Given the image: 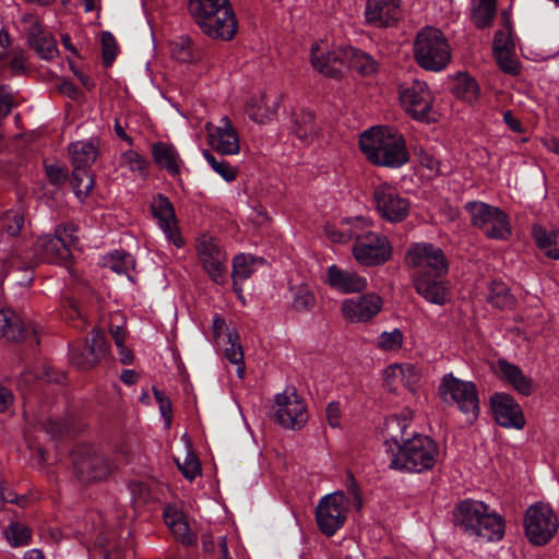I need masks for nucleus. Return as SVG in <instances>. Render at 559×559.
Instances as JSON below:
<instances>
[{"label":"nucleus","instance_id":"f257e3e1","mask_svg":"<svg viewBox=\"0 0 559 559\" xmlns=\"http://www.w3.org/2000/svg\"><path fill=\"white\" fill-rule=\"evenodd\" d=\"M359 146L376 166L400 168L409 160L403 135L386 126H376L361 133Z\"/></svg>","mask_w":559,"mask_h":559},{"label":"nucleus","instance_id":"f03ea898","mask_svg":"<svg viewBox=\"0 0 559 559\" xmlns=\"http://www.w3.org/2000/svg\"><path fill=\"white\" fill-rule=\"evenodd\" d=\"M454 524L468 536L483 542H499L504 536L503 518L481 501L465 500L453 512Z\"/></svg>","mask_w":559,"mask_h":559},{"label":"nucleus","instance_id":"7ed1b4c3","mask_svg":"<svg viewBox=\"0 0 559 559\" xmlns=\"http://www.w3.org/2000/svg\"><path fill=\"white\" fill-rule=\"evenodd\" d=\"M189 11L210 38L227 41L237 34L238 22L229 0H189Z\"/></svg>","mask_w":559,"mask_h":559},{"label":"nucleus","instance_id":"20e7f679","mask_svg":"<svg viewBox=\"0 0 559 559\" xmlns=\"http://www.w3.org/2000/svg\"><path fill=\"white\" fill-rule=\"evenodd\" d=\"M438 455V445L431 438L415 435L390 456V467L401 472L423 473L432 469Z\"/></svg>","mask_w":559,"mask_h":559},{"label":"nucleus","instance_id":"39448f33","mask_svg":"<svg viewBox=\"0 0 559 559\" xmlns=\"http://www.w3.org/2000/svg\"><path fill=\"white\" fill-rule=\"evenodd\" d=\"M414 57L425 70L439 72L451 60V47L440 29L426 27L415 38Z\"/></svg>","mask_w":559,"mask_h":559},{"label":"nucleus","instance_id":"423d86ee","mask_svg":"<svg viewBox=\"0 0 559 559\" xmlns=\"http://www.w3.org/2000/svg\"><path fill=\"white\" fill-rule=\"evenodd\" d=\"M438 391L444 403L459 408L466 423L472 425L476 421L479 415V397L474 382L447 373L442 377Z\"/></svg>","mask_w":559,"mask_h":559},{"label":"nucleus","instance_id":"0eeeda50","mask_svg":"<svg viewBox=\"0 0 559 559\" xmlns=\"http://www.w3.org/2000/svg\"><path fill=\"white\" fill-rule=\"evenodd\" d=\"M465 210L473 226L479 228L488 238L504 240L511 235L509 217L499 207L473 201L465 204Z\"/></svg>","mask_w":559,"mask_h":559},{"label":"nucleus","instance_id":"6e6552de","mask_svg":"<svg viewBox=\"0 0 559 559\" xmlns=\"http://www.w3.org/2000/svg\"><path fill=\"white\" fill-rule=\"evenodd\" d=\"M405 262L407 266L416 271V276H440L449 270L443 251L430 242H414L409 245Z\"/></svg>","mask_w":559,"mask_h":559},{"label":"nucleus","instance_id":"1a4fd4ad","mask_svg":"<svg viewBox=\"0 0 559 559\" xmlns=\"http://www.w3.org/2000/svg\"><path fill=\"white\" fill-rule=\"evenodd\" d=\"M349 508L348 498L341 491L322 497L316 508V521L325 536H333L346 522Z\"/></svg>","mask_w":559,"mask_h":559},{"label":"nucleus","instance_id":"9d476101","mask_svg":"<svg viewBox=\"0 0 559 559\" xmlns=\"http://www.w3.org/2000/svg\"><path fill=\"white\" fill-rule=\"evenodd\" d=\"M524 528L528 540L534 545L547 544L558 531V519L546 503L532 504L525 513Z\"/></svg>","mask_w":559,"mask_h":559},{"label":"nucleus","instance_id":"9b49d317","mask_svg":"<svg viewBox=\"0 0 559 559\" xmlns=\"http://www.w3.org/2000/svg\"><path fill=\"white\" fill-rule=\"evenodd\" d=\"M75 476L81 483L102 480L110 475L115 465L95 448L82 445L72 453Z\"/></svg>","mask_w":559,"mask_h":559},{"label":"nucleus","instance_id":"f8f14e48","mask_svg":"<svg viewBox=\"0 0 559 559\" xmlns=\"http://www.w3.org/2000/svg\"><path fill=\"white\" fill-rule=\"evenodd\" d=\"M197 253L210 278L216 284H224L227 278V253L219 241L207 234L200 236L197 240Z\"/></svg>","mask_w":559,"mask_h":559},{"label":"nucleus","instance_id":"ddd939ff","mask_svg":"<svg viewBox=\"0 0 559 559\" xmlns=\"http://www.w3.org/2000/svg\"><path fill=\"white\" fill-rule=\"evenodd\" d=\"M353 254L358 263L376 266L385 263L392 255V246L385 236L367 231L356 236Z\"/></svg>","mask_w":559,"mask_h":559},{"label":"nucleus","instance_id":"4468645a","mask_svg":"<svg viewBox=\"0 0 559 559\" xmlns=\"http://www.w3.org/2000/svg\"><path fill=\"white\" fill-rule=\"evenodd\" d=\"M400 102L404 110L416 120H428L432 107V95L423 81L403 84L399 90Z\"/></svg>","mask_w":559,"mask_h":559},{"label":"nucleus","instance_id":"2eb2a0df","mask_svg":"<svg viewBox=\"0 0 559 559\" xmlns=\"http://www.w3.org/2000/svg\"><path fill=\"white\" fill-rule=\"evenodd\" d=\"M373 199L379 214L388 222H402L409 214L408 199L402 197L395 188L388 183H380L374 188Z\"/></svg>","mask_w":559,"mask_h":559},{"label":"nucleus","instance_id":"dca6fc26","mask_svg":"<svg viewBox=\"0 0 559 559\" xmlns=\"http://www.w3.org/2000/svg\"><path fill=\"white\" fill-rule=\"evenodd\" d=\"M277 421L285 428L300 429L308 420V412L301 397L295 389H287L276 395Z\"/></svg>","mask_w":559,"mask_h":559},{"label":"nucleus","instance_id":"f3484780","mask_svg":"<svg viewBox=\"0 0 559 559\" xmlns=\"http://www.w3.org/2000/svg\"><path fill=\"white\" fill-rule=\"evenodd\" d=\"M383 299L376 293L346 298L341 304L343 318L350 323H366L382 309Z\"/></svg>","mask_w":559,"mask_h":559},{"label":"nucleus","instance_id":"a211bd4d","mask_svg":"<svg viewBox=\"0 0 559 559\" xmlns=\"http://www.w3.org/2000/svg\"><path fill=\"white\" fill-rule=\"evenodd\" d=\"M109 345L100 330L94 329L82 349L71 348L70 360L81 370H90L106 358Z\"/></svg>","mask_w":559,"mask_h":559},{"label":"nucleus","instance_id":"6ab92c4d","mask_svg":"<svg viewBox=\"0 0 559 559\" xmlns=\"http://www.w3.org/2000/svg\"><path fill=\"white\" fill-rule=\"evenodd\" d=\"M343 52L344 47L333 48L328 40L321 39L311 46V64L321 74L336 78L345 63Z\"/></svg>","mask_w":559,"mask_h":559},{"label":"nucleus","instance_id":"aec40b11","mask_svg":"<svg viewBox=\"0 0 559 559\" xmlns=\"http://www.w3.org/2000/svg\"><path fill=\"white\" fill-rule=\"evenodd\" d=\"M207 143L222 155H237L240 152L239 136L227 116L219 119L218 124H205Z\"/></svg>","mask_w":559,"mask_h":559},{"label":"nucleus","instance_id":"412c9836","mask_svg":"<svg viewBox=\"0 0 559 559\" xmlns=\"http://www.w3.org/2000/svg\"><path fill=\"white\" fill-rule=\"evenodd\" d=\"M491 408L497 424L504 428L523 429L525 417L521 406L515 400L504 393L491 396Z\"/></svg>","mask_w":559,"mask_h":559},{"label":"nucleus","instance_id":"4be33fe9","mask_svg":"<svg viewBox=\"0 0 559 559\" xmlns=\"http://www.w3.org/2000/svg\"><path fill=\"white\" fill-rule=\"evenodd\" d=\"M401 0H367L364 16L367 24L376 27L394 25L402 16Z\"/></svg>","mask_w":559,"mask_h":559},{"label":"nucleus","instance_id":"5701e85b","mask_svg":"<svg viewBox=\"0 0 559 559\" xmlns=\"http://www.w3.org/2000/svg\"><path fill=\"white\" fill-rule=\"evenodd\" d=\"M151 210L168 242L177 248L181 247L182 239L178 234L177 219L169 199L162 194L154 197L151 203Z\"/></svg>","mask_w":559,"mask_h":559},{"label":"nucleus","instance_id":"b1692460","mask_svg":"<svg viewBox=\"0 0 559 559\" xmlns=\"http://www.w3.org/2000/svg\"><path fill=\"white\" fill-rule=\"evenodd\" d=\"M326 284L343 294L360 293L367 289L368 281L353 270L332 264L326 271Z\"/></svg>","mask_w":559,"mask_h":559},{"label":"nucleus","instance_id":"393cba45","mask_svg":"<svg viewBox=\"0 0 559 559\" xmlns=\"http://www.w3.org/2000/svg\"><path fill=\"white\" fill-rule=\"evenodd\" d=\"M383 380L390 391H396L401 384L415 392L420 381V372L411 364H392L384 369Z\"/></svg>","mask_w":559,"mask_h":559},{"label":"nucleus","instance_id":"a878e982","mask_svg":"<svg viewBox=\"0 0 559 559\" xmlns=\"http://www.w3.org/2000/svg\"><path fill=\"white\" fill-rule=\"evenodd\" d=\"M278 97L266 92L252 94L246 103V112L252 121L265 123L271 121L277 111Z\"/></svg>","mask_w":559,"mask_h":559},{"label":"nucleus","instance_id":"bb28decb","mask_svg":"<svg viewBox=\"0 0 559 559\" xmlns=\"http://www.w3.org/2000/svg\"><path fill=\"white\" fill-rule=\"evenodd\" d=\"M414 286L417 294L430 304L443 306L450 300V287L444 281L419 275L415 277Z\"/></svg>","mask_w":559,"mask_h":559},{"label":"nucleus","instance_id":"cd10ccee","mask_svg":"<svg viewBox=\"0 0 559 559\" xmlns=\"http://www.w3.org/2000/svg\"><path fill=\"white\" fill-rule=\"evenodd\" d=\"M31 333H36L32 323L26 325L20 316L11 309L0 310V337L19 342L26 338Z\"/></svg>","mask_w":559,"mask_h":559},{"label":"nucleus","instance_id":"c85d7f7f","mask_svg":"<svg viewBox=\"0 0 559 559\" xmlns=\"http://www.w3.org/2000/svg\"><path fill=\"white\" fill-rule=\"evenodd\" d=\"M409 426V420L404 417L393 415L384 420L382 427V438L385 445V451L389 457L404 443L406 438V430Z\"/></svg>","mask_w":559,"mask_h":559},{"label":"nucleus","instance_id":"c756f323","mask_svg":"<svg viewBox=\"0 0 559 559\" xmlns=\"http://www.w3.org/2000/svg\"><path fill=\"white\" fill-rule=\"evenodd\" d=\"M67 241H69L68 238L62 240L61 238H56L50 235L39 237L36 241V250L39 259L50 263L68 261L71 255V251L67 248Z\"/></svg>","mask_w":559,"mask_h":559},{"label":"nucleus","instance_id":"7c9ffc66","mask_svg":"<svg viewBox=\"0 0 559 559\" xmlns=\"http://www.w3.org/2000/svg\"><path fill=\"white\" fill-rule=\"evenodd\" d=\"M496 373L506 380L519 393L527 396L533 392L532 380L514 364L506 359L497 361Z\"/></svg>","mask_w":559,"mask_h":559},{"label":"nucleus","instance_id":"2f4dec72","mask_svg":"<svg viewBox=\"0 0 559 559\" xmlns=\"http://www.w3.org/2000/svg\"><path fill=\"white\" fill-rule=\"evenodd\" d=\"M164 520L175 538L182 544H192L195 540V535L192 533L186 515L178 508L174 506L166 507Z\"/></svg>","mask_w":559,"mask_h":559},{"label":"nucleus","instance_id":"473e14b6","mask_svg":"<svg viewBox=\"0 0 559 559\" xmlns=\"http://www.w3.org/2000/svg\"><path fill=\"white\" fill-rule=\"evenodd\" d=\"M154 162L171 176H178L181 170L182 159L173 144L157 142L152 148Z\"/></svg>","mask_w":559,"mask_h":559},{"label":"nucleus","instance_id":"72a5a7b5","mask_svg":"<svg viewBox=\"0 0 559 559\" xmlns=\"http://www.w3.org/2000/svg\"><path fill=\"white\" fill-rule=\"evenodd\" d=\"M345 63H348L349 68L364 76L374 75L379 71L378 61L369 53L347 46L344 47Z\"/></svg>","mask_w":559,"mask_h":559},{"label":"nucleus","instance_id":"f704fd0d","mask_svg":"<svg viewBox=\"0 0 559 559\" xmlns=\"http://www.w3.org/2000/svg\"><path fill=\"white\" fill-rule=\"evenodd\" d=\"M69 154L74 168L90 169L97 158L98 151L93 141L84 140L71 143Z\"/></svg>","mask_w":559,"mask_h":559},{"label":"nucleus","instance_id":"c9c22d12","mask_svg":"<svg viewBox=\"0 0 559 559\" xmlns=\"http://www.w3.org/2000/svg\"><path fill=\"white\" fill-rule=\"evenodd\" d=\"M293 132L302 143H311L319 133L313 112L310 110H300L295 114Z\"/></svg>","mask_w":559,"mask_h":559},{"label":"nucleus","instance_id":"e433bc0d","mask_svg":"<svg viewBox=\"0 0 559 559\" xmlns=\"http://www.w3.org/2000/svg\"><path fill=\"white\" fill-rule=\"evenodd\" d=\"M171 56L182 63H197L203 59L201 48L193 45L188 36H180L170 43Z\"/></svg>","mask_w":559,"mask_h":559},{"label":"nucleus","instance_id":"4c0bfd02","mask_svg":"<svg viewBox=\"0 0 559 559\" xmlns=\"http://www.w3.org/2000/svg\"><path fill=\"white\" fill-rule=\"evenodd\" d=\"M533 236L537 247L550 259L559 260V230L533 226Z\"/></svg>","mask_w":559,"mask_h":559},{"label":"nucleus","instance_id":"58836bf2","mask_svg":"<svg viewBox=\"0 0 559 559\" xmlns=\"http://www.w3.org/2000/svg\"><path fill=\"white\" fill-rule=\"evenodd\" d=\"M28 39L43 59H52L57 55L56 39L51 35L43 33L37 22L32 25Z\"/></svg>","mask_w":559,"mask_h":559},{"label":"nucleus","instance_id":"ea45409f","mask_svg":"<svg viewBox=\"0 0 559 559\" xmlns=\"http://www.w3.org/2000/svg\"><path fill=\"white\" fill-rule=\"evenodd\" d=\"M497 11V0H472V20L479 27L491 24Z\"/></svg>","mask_w":559,"mask_h":559},{"label":"nucleus","instance_id":"a19ab883","mask_svg":"<svg viewBox=\"0 0 559 559\" xmlns=\"http://www.w3.org/2000/svg\"><path fill=\"white\" fill-rule=\"evenodd\" d=\"M502 32H497L493 39V52L495 58L497 60L500 69L509 74H516L519 72V62L512 56L511 51L508 49L507 45H501Z\"/></svg>","mask_w":559,"mask_h":559},{"label":"nucleus","instance_id":"79ce46f5","mask_svg":"<svg viewBox=\"0 0 559 559\" xmlns=\"http://www.w3.org/2000/svg\"><path fill=\"white\" fill-rule=\"evenodd\" d=\"M257 258L250 254L240 253L233 259V282L242 285L255 271Z\"/></svg>","mask_w":559,"mask_h":559},{"label":"nucleus","instance_id":"37998d69","mask_svg":"<svg viewBox=\"0 0 559 559\" xmlns=\"http://www.w3.org/2000/svg\"><path fill=\"white\" fill-rule=\"evenodd\" d=\"M292 308L298 312L309 311L316 301L310 287L305 284H296L289 287Z\"/></svg>","mask_w":559,"mask_h":559},{"label":"nucleus","instance_id":"c03bdc74","mask_svg":"<svg viewBox=\"0 0 559 559\" xmlns=\"http://www.w3.org/2000/svg\"><path fill=\"white\" fill-rule=\"evenodd\" d=\"M453 93L456 97L472 103L479 96V86L471 75L466 73H460L455 79Z\"/></svg>","mask_w":559,"mask_h":559},{"label":"nucleus","instance_id":"a18cd8bd","mask_svg":"<svg viewBox=\"0 0 559 559\" xmlns=\"http://www.w3.org/2000/svg\"><path fill=\"white\" fill-rule=\"evenodd\" d=\"M134 258L124 251H114L104 258V265L112 270L117 274L130 276V272L134 269Z\"/></svg>","mask_w":559,"mask_h":559},{"label":"nucleus","instance_id":"49530a36","mask_svg":"<svg viewBox=\"0 0 559 559\" xmlns=\"http://www.w3.org/2000/svg\"><path fill=\"white\" fill-rule=\"evenodd\" d=\"M488 301L499 309H510L514 306L515 298L504 283L493 282L490 286Z\"/></svg>","mask_w":559,"mask_h":559},{"label":"nucleus","instance_id":"de8ad7c7","mask_svg":"<svg viewBox=\"0 0 559 559\" xmlns=\"http://www.w3.org/2000/svg\"><path fill=\"white\" fill-rule=\"evenodd\" d=\"M227 342L229 343V347L225 348V357L229 362L237 365V373L239 377H242L245 364L242 347L239 343V334L236 331H228Z\"/></svg>","mask_w":559,"mask_h":559},{"label":"nucleus","instance_id":"09e8293b","mask_svg":"<svg viewBox=\"0 0 559 559\" xmlns=\"http://www.w3.org/2000/svg\"><path fill=\"white\" fill-rule=\"evenodd\" d=\"M71 185L76 197L82 200L94 187V179L88 169L74 168Z\"/></svg>","mask_w":559,"mask_h":559},{"label":"nucleus","instance_id":"8fccbe9b","mask_svg":"<svg viewBox=\"0 0 559 559\" xmlns=\"http://www.w3.org/2000/svg\"><path fill=\"white\" fill-rule=\"evenodd\" d=\"M4 535L12 547L24 546L28 544L32 538L31 530L19 522H11L4 530Z\"/></svg>","mask_w":559,"mask_h":559},{"label":"nucleus","instance_id":"3c124183","mask_svg":"<svg viewBox=\"0 0 559 559\" xmlns=\"http://www.w3.org/2000/svg\"><path fill=\"white\" fill-rule=\"evenodd\" d=\"M404 344V334L400 329L382 332L376 341V346L383 352H399Z\"/></svg>","mask_w":559,"mask_h":559},{"label":"nucleus","instance_id":"603ef678","mask_svg":"<svg viewBox=\"0 0 559 559\" xmlns=\"http://www.w3.org/2000/svg\"><path fill=\"white\" fill-rule=\"evenodd\" d=\"M203 157L207 162V164L212 167V169L218 174L224 180L233 181L237 177V169L233 167L225 159H217L212 153L207 150L203 151Z\"/></svg>","mask_w":559,"mask_h":559},{"label":"nucleus","instance_id":"864d4df0","mask_svg":"<svg viewBox=\"0 0 559 559\" xmlns=\"http://www.w3.org/2000/svg\"><path fill=\"white\" fill-rule=\"evenodd\" d=\"M24 224V217L17 211H8L0 217V229L9 236H16Z\"/></svg>","mask_w":559,"mask_h":559},{"label":"nucleus","instance_id":"5fc2aeb1","mask_svg":"<svg viewBox=\"0 0 559 559\" xmlns=\"http://www.w3.org/2000/svg\"><path fill=\"white\" fill-rule=\"evenodd\" d=\"M176 463L179 471L189 480H193L201 473L200 461L191 451L186 453L182 462L179 459H176Z\"/></svg>","mask_w":559,"mask_h":559},{"label":"nucleus","instance_id":"6e6d98bb","mask_svg":"<svg viewBox=\"0 0 559 559\" xmlns=\"http://www.w3.org/2000/svg\"><path fill=\"white\" fill-rule=\"evenodd\" d=\"M349 221H347L340 230H336L332 226L326 227V234L329 235L330 239L334 242H346L350 240L352 238H356L357 236V225L361 223L360 219H355V226L349 227Z\"/></svg>","mask_w":559,"mask_h":559},{"label":"nucleus","instance_id":"4d7b16f0","mask_svg":"<svg viewBox=\"0 0 559 559\" xmlns=\"http://www.w3.org/2000/svg\"><path fill=\"white\" fill-rule=\"evenodd\" d=\"M120 164L134 173H142L147 167V160L133 150L122 153Z\"/></svg>","mask_w":559,"mask_h":559},{"label":"nucleus","instance_id":"13d9d810","mask_svg":"<svg viewBox=\"0 0 559 559\" xmlns=\"http://www.w3.org/2000/svg\"><path fill=\"white\" fill-rule=\"evenodd\" d=\"M415 154L419 164L429 170L430 176L441 173L440 162L431 153L420 147L415 150Z\"/></svg>","mask_w":559,"mask_h":559},{"label":"nucleus","instance_id":"bf43d9fd","mask_svg":"<svg viewBox=\"0 0 559 559\" xmlns=\"http://www.w3.org/2000/svg\"><path fill=\"white\" fill-rule=\"evenodd\" d=\"M102 48H103V56H104V62L106 66L111 64L114 59L117 55V43L115 37L109 32H104L102 34Z\"/></svg>","mask_w":559,"mask_h":559},{"label":"nucleus","instance_id":"052dcab7","mask_svg":"<svg viewBox=\"0 0 559 559\" xmlns=\"http://www.w3.org/2000/svg\"><path fill=\"white\" fill-rule=\"evenodd\" d=\"M342 409L338 402H330L326 406V420L332 428L341 426Z\"/></svg>","mask_w":559,"mask_h":559},{"label":"nucleus","instance_id":"680f3d73","mask_svg":"<svg viewBox=\"0 0 559 559\" xmlns=\"http://www.w3.org/2000/svg\"><path fill=\"white\" fill-rule=\"evenodd\" d=\"M13 106V98L10 91L4 86H0V119L8 116Z\"/></svg>","mask_w":559,"mask_h":559},{"label":"nucleus","instance_id":"e2e57ef3","mask_svg":"<svg viewBox=\"0 0 559 559\" xmlns=\"http://www.w3.org/2000/svg\"><path fill=\"white\" fill-rule=\"evenodd\" d=\"M75 230H76V228L73 225H68V226L59 225L55 230V237L61 238L62 240L64 238H68L69 241H67L68 242L67 248L70 249V247L72 245H74V242L76 241V237L74 236Z\"/></svg>","mask_w":559,"mask_h":559},{"label":"nucleus","instance_id":"0e129e2a","mask_svg":"<svg viewBox=\"0 0 559 559\" xmlns=\"http://www.w3.org/2000/svg\"><path fill=\"white\" fill-rule=\"evenodd\" d=\"M46 173L50 181L53 183H59L67 177L64 169L58 165H47Z\"/></svg>","mask_w":559,"mask_h":559},{"label":"nucleus","instance_id":"69168bd1","mask_svg":"<svg viewBox=\"0 0 559 559\" xmlns=\"http://www.w3.org/2000/svg\"><path fill=\"white\" fill-rule=\"evenodd\" d=\"M10 68L11 70L16 73H23L25 70V57L24 53L19 51L14 52L11 60H10Z\"/></svg>","mask_w":559,"mask_h":559},{"label":"nucleus","instance_id":"338daca9","mask_svg":"<svg viewBox=\"0 0 559 559\" xmlns=\"http://www.w3.org/2000/svg\"><path fill=\"white\" fill-rule=\"evenodd\" d=\"M1 498L5 502L15 503V504H19L21 507H24V504L26 502V498L25 497H19L16 493H14L12 490H10L8 488H2L1 489Z\"/></svg>","mask_w":559,"mask_h":559},{"label":"nucleus","instance_id":"774afa93","mask_svg":"<svg viewBox=\"0 0 559 559\" xmlns=\"http://www.w3.org/2000/svg\"><path fill=\"white\" fill-rule=\"evenodd\" d=\"M12 392L3 386H0V413L5 412L13 403Z\"/></svg>","mask_w":559,"mask_h":559}]
</instances>
